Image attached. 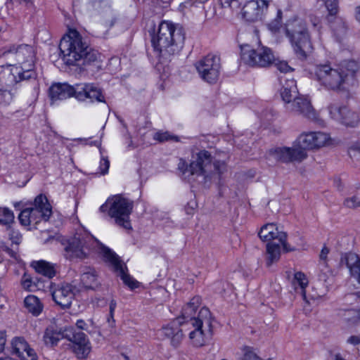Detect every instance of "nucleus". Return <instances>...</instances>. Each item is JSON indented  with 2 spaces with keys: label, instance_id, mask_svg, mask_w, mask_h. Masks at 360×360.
Masks as SVG:
<instances>
[{
  "label": "nucleus",
  "instance_id": "1",
  "mask_svg": "<svg viewBox=\"0 0 360 360\" xmlns=\"http://www.w3.org/2000/svg\"><path fill=\"white\" fill-rule=\"evenodd\" d=\"M94 250L98 251L105 262L108 263L130 288L138 286V283L125 272V264L119 256L109 248L103 245L89 233L80 231L70 239L64 247V255L67 259H84Z\"/></svg>",
  "mask_w": 360,
  "mask_h": 360
},
{
  "label": "nucleus",
  "instance_id": "2",
  "mask_svg": "<svg viewBox=\"0 0 360 360\" xmlns=\"http://www.w3.org/2000/svg\"><path fill=\"white\" fill-rule=\"evenodd\" d=\"M330 140L329 135L322 131L304 132L297 137L292 147L273 148L269 151V155L282 162H300L307 158V150L324 147Z\"/></svg>",
  "mask_w": 360,
  "mask_h": 360
},
{
  "label": "nucleus",
  "instance_id": "3",
  "mask_svg": "<svg viewBox=\"0 0 360 360\" xmlns=\"http://www.w3.org/2000/svg\"><path fill=\"white\" fill-rule=\"evenodd\" d=\"M185 40L183 27L169 20H162L151 34V44L158 56L164 59L179 54Z\"/></svg>",
  "mask_w": 360,
  "mask_h": 360
},
{
  "label": "nucleus",
  "instance_id": "4",
  "mask_svg": "<svg viewBox=\"0 0 360 360\" xmlns=\"http://www.w3.org/2000/svg\"><path fill=\"white\" fill-rule=\"evenodd\" d=\"M358 70V64L349 60L335 68L329 64L317 65L314 69V75L326 89L337 91L344 89L346 84L352 82Z\"/></svg>",
  "mask_w": 360,
  "mask_h": 360
},
{
  "label": "nucleus",
  "instance_id": "5",
  "mask_svg": "<svg viewBox=\"0 0 360 360\" xmlns=\"http://www.w3.org/2000/svg\"><path fill=\"white\" fill-rule=\"evenodd\" d=\"M86 49L87 43L75 30H70L61 39L59 44L61 58L69 66L79 65Z\"/></svg>",
  "mask_w": 360,
  "mask_h": 360
},
{
  "label": "nucleus",
  "instance_id": "6",
  "mask_svg": "<svg viewBox=\"0 0 360 360\" xmlns=\"http://www.w3.org/2000/svg\"><path fill=\"white\" fill-rule=\"evenodd\" d=\"M133 207V201L121 195H115L100 207V211L108 212V216L115 220L117 226L129 230L131 229L129 216Z\"/></svg>",
  "mask_w": 360,
  "mask_h": 360
},
{
  "label": "nucleus",
  "instance_id": "7",
  "mask_svg": "<svg viewBox=\"0 0 360 360\" xmlns=\"http://www.w3.org/2000/svg\"><path fill=\"white\" fill-rule=\"evenodd\" d=\"M286 35L296 56L300 60L307 59L312 52L313 46L305 25L301 22H295L291 27L286 28Z\"/></svg>",
  "mask_w": 360,
  "mask_h": 360
},
{
  "label": "nucleus",
  "instance_id": "8",
  "mask_svg": "<svg viewBox=\"0 0 360 360\" xmlns=\"http://www.w3.org/2000/svg\"><path fill=\"white\" fill-rule=\"evenodd\" d=\"M212 317L208 308L202 307L198 312L197 320L191 325L194 330L189 333V338L195 347L203 346L212 335Z\"/></svg>",
  "mask_w": 360,
  "mask_h": 360
},
{
  "label": "nucleus",
  "instance_id": "9",
  "mask_svg": "<svg viewBox=\"0 0 360 360\" xmlns=\"http://www.w3.org/2000/svg\"><path fill=\"white\" fill-rule=\"evenodd\" d=\"M241 61L250 67L266 68L273 64L276 59L271 49L260 46L255 50L248 44L240 46Z\"/></svg>",
  "mask_w": 360,
  "mask_h": 360
},
{
  "label": "nucleus",
  "instance_id": "10",
  "mask_svg": "<svg viewBox=\"0 0 360 360\" xmlns=\"http://www.w3.org/2000/svg\"><path fill=\"white\" fill-rule=\"evenodd\" d=\"M211 155L207 150H200L193 156V160L188 165L183 159L179 160L178 169L181 172L185 178L196 175L209 176L207 167L210 165Z\"/></svg>",
  "mask_w": 360,
  "mask_h": 360
},
{
  "label": "nucleus",
  "instance_id": "11",
  "mask_svg": "<svg viewBox=\"0 0 360 360\" xmlns=\"http://www.w3.org/2000/svg\"><path fill=\"white\" fill-rule=\"evenodd\" d=\"M200 78L209 83L214 84L219 79L221 63L220 58L214 54H207L195 64Z\"/></svg>",
  "mask_w": 360,
  "mask_h": 360
},
{
  "label": "nucleus",
  "instance_id": "12",
  "mask_svg": "<svg viewBox=\"0 0 360 360\" xmlns=\"http://www.w3.org/2000/svg\"><path fill=\"white\" fill-rule=\"evenodd\" d=\"M37 74L32 70H23L16 65L0 67V82L7 86H11L21 81L35 79Z\"/></svg>",
  "mask_w": 360,
  "mask_h": 360
},
{
  "label": "nucleus",
  "instance_id": "13",
  "mask_svg": "<svg viewBox=\"0 0 360 360\" xmlns=\"http://www.w3.org/2000/svg\"><path fill=\"white\" fill-rule=\"evenodd\" d=\"M285 110L292 115H302L315 122H319L318 112L311 105V101L304 95H300L290 103L286 105Z\"/></svg>",
  "mask_w": 360,
  "mask_h": 360
},
{
  "label": "nucleus",
  "instance_id": "14",
  "mask_svg": "<svg viewBox=\"0 0 360 360\" xmlns=\"http://www.w3.org/2000/svg\"><path fill=\"white\" fill-rule=\"evenodd\" d=\"M14 53L15 59L21 63L18 67L23 70L34 71L35 51L33 46L28 44L13 45L5 50L4 54Z\"/></svg>",
  "mask_w": 360,
  "mask_h": 360
},
{
  "label": "nucleus",
  "instance_id": "15",
  "mask_svg": "<svg viewBox=\"0 0 360 360\" xmlns=\"http://www.w3.org/2000/svg\"><path fill=\"white\" fill-rule=\"evenodd\" d=\"M65 339L72 343V350L79 359H86L91 352V347L86 335L82 332H75L72 327L66 329Z\"/></svg>",
  "mask_w": 360,
  "mask_h": 360
},
{
  "label": "nucleus",
  "instance_id": "16",
  "mask_svg": "<svg viewBox=\"0 0 360 360\" xmlns=\"http://www.w3.org/2000/svg\"><path fill=\"white\" fill-rule=\"evenodd\" d=\"M28 210L30 211L32 222L34 224L42 220L47 221L52 214V207L46 197L42 194L35 198L32 206L28 207Z\"/></svg>",
  "mask_w": 360,
  "mask_h": 360
},
{
  "label": "nucleus",
  "instance_id": "17",
  "mask_svg": "<svg viewBox=\"0 0 360 360\" xmlns=\"http://www.w3.org/2000/svg\"><path fill=\"white\" fill-rule=\"evenodd\" d=\"M75 291V286L68 283H63L52 289L51 295L56 304L63 309H66L71 306Z\"/></svg>",
  "mask_w": 360,
  "mask_h": 360
},
{
  "label": "nucleus",
  "instance_id": "18",
  "mask_svg": "<svg viewBox=\"0 0 360 360\" xmlns=\"http://www.w3.org/2000/svg\"><path fill=\"white\" fill-rule=\"evenodd\" d=\"M259 236L263 241H271L274 239H278L282 245L283 250L286 252L295 250V248L290 247L287 243V233L283 231H279L278 227L274 223L264 225L259 232Z\"/></svg>",
  "mask_w": 360,
  "mask_h": 360
},
{
  "label": "nucleus",
  "instance_id": "19",
  "mask_svg": "<svg viewBox=\"0 0 360 360\" xmlns=\"http://www.w3.org/2000/svg\"><path fill=\"white\" fill-rule=\"evenodd\" d=\"M269 1L266 0H252L247 2L243 8V16L249 22L262 20L268 8Z\"/></svg>",
  "mask_w": 360,
  "mask_h": 360
},
{
  "label": "nucleus",
  "instance_id": "20",
  "mask_svg": "<svg viewBox=\"0 0 360 360\" xmlns=\"http://www.w3.org/2000/svg\"><path fill=\"white\" fill-rule=\"evenodd\" d=\"M77 90L78 101H84L88 98L91 102H105L101 89L94 84H77Z\"/></svg>",
  "mask_w": 360,
  "mask_h": 360
},
{
  "label": "nucleus",
  "instance_id": "21",
  "mask_svg": "<svg viewBox=\"0 0 360 360\" xmlns=\"http://www.w3.org/2000/svg\"><path fill=\"white\" fill-rule=\"evenodd\" d=\"M12 353L22 360H37L35 351L22 337H15L11 341Z\"/></svg>",
  "mask_w": 360,
  "mask_h": 360
},
{
  "label": "nucleus",
  "instance_id": "22",
  "mask_svg": "<svg viewBox=\"0 0 360 360\" xmlns=\"http://www.w3.org/2000/svg\"><path fill=\"white\" fill-rule=\"evenodd\" d=\"M77 84L75 86L69 85L67 83L53 84L49 88V96L52 101L65 100L72 96L76 98Z\"/></svg>",
  "mask_w": 360,
  "mask_h": 360
},
{
  "label": "nucleus",
  "instance_id": "23",
  "mask_svg": "<svg viewBox=\"0 0 360 360\" xmlns=\"http://www.w3.org/2000/svg\"><path fill=\"white\" fill-rule=\"evenodd\" d=\"M342 263H345L349 270L350 275L355 278L360 284V257L354 252H347L342 256L341 259ZM357 297L360 298V292H356Z\"/></svg>",
  "mask_w": 360,
  "mask_h": 360
},
{
  "label": "nucleus",
  "instance_id": "24",
  "mask_svg": "<svg viewBox=\"0 0 360 360\" xmlns=\"http://www.w3.org/2000/svg\"><path fill=\"white\" fill-rule=\"evenodd\" d=\"M181 323L180 321L174 320L163 326L161 329L163 335L170 338L171 343L174 347H177L183 338L182 330L179 328Z\"/></svg>",
  "mask_w": 360,
  "mask_h": 360
},
{
  "label": "nucleus",
  "instance_id": "25",
  "mask_svg": "<svg viewBox=\"0 0 360 360\" xmlns=\"http://www.w3.org/2000/svg\"><path fill=\"white\" fill-rule=\"evenodd\" d=\"M326 20L338 40L340 39L346 34L347 30L346 20L337 14H330L326 15Z\"/></svg>",
  "mask_w": 360,
  "mask_h": 360
},
{
  "label": "nucleus",
  "instance_id": "26",
  "mask_svg": "<svg viewBox=\"0 0 360 360\" xmlns=\"http://www.w3.org/2000/svg\"><path fill=\"white\" fill-rule=\"evenodd\" d=\"M299 94L296 81L294 79H286L281 89V96L284 103V108L297 98Z\"/></svg>",
  "mask_w": 360,
  "mask_h": 360
},
{
  "label": "nucleus",
  "instance_id": "27",
  "mask_svg": "<svg viewBox=\"0 0 360 360\" xmlns=\"http://www.w3.org/2000/svg\"><path fill=\"white\" fill-rule=\"evenodd\" d=\"M67 328H65L64 330H62L61 328H58L53 324L49 326L46 328L43 336L44 344L47 346L57 345L60 340L65 338Z\"/></svg>",
  "mask_w": 360,
  "mask_h": 360
},
{
  "label": "nucleus",
  "instance_id": "28",
  "mask_svg": "<svg viewBox=\"0 0 360 360\" xmlns=\"http://www.w3.org/2000/svg\"><path fill=\"white\" fill-rule=\"evenodd\" d=\"M200 302L201 298L199 296H195L182 308L181 316L185 321H189L191 324L193 320H197L194 314Z\"/></svg>",
  "mask_w": 360,
  "mask_h": 360
},
{
  "label": "nucleus",
  "instance_id": "29",
  "mask_svg": "<svg viewBox=\"0 0 360 360\" xmlns=\"http://www.w3.org/2000/svg\"><path fill=\"white\" fill-rule=\"evenodd\" d=\"M281 257V245L276 243H268L266 247V264L271 266L277 262Z\"/></svg>",
  "mask_w": 360,
  "mask_h": 360
},
{
  "label": "nucleus",
  "instance_id": "30",
  "mask_svg": "<svg viewBox=\"0 0 360 360\" xmlns=\"http://www.w3.org/2000/svg\"><path fill=\"white\" fill-rule=\"evenodd\" d=\"M210 165L212 166L207 167L209 176H202L205 180V182L207 181H211L216 174H217V179H220L221 175L226 171V164L224 161L216 160L212 162V159L211 158Z\"/></svg>",
  "mask_w": 360,
  "mask_h": 360
},
{
  "label": "nucleus",
  "instance_id": "31",
  "mask_svg": "<svg viewBox=\"0 0 360 360\" xmlns=\"http://www.w3.org/2000/svg\"><path fill=\"white\" fill-rule=\"evenodd\" d=\"M24 304L27 311L34 316L39 315L43 309V304L35 295H30L27 296L25 298Z\"/></svg>",
  "mask_w": 360,
  "mask_h": 360
},
{
  "label": "nucleus",
  "instance_id": "32",
  "mask_svg": "<svg viewBox=\"0 0 360 360\" xmlns=\"http://www.w3.org/2000/svg\"><path fill=\"white\" fill-rule=\"evenodd\" d=\"M33 266L38 273L49 278H53L56 274V265L44 260L36 262Z\"/></svg>",
  "mask_w": 360,
  "mask_h": 360
},
{
  "label": "nucleus",
  "instance_id": "33",
  "mask_svg": "<svg viewBox=\"0 0 360 360\" xmlns=\"http://www.w3.org/2000/svg\"><path fill=\"white\" fill-rule=\"evenodd\" d=\"M348 110L349 109L346 106L342 105L337 103H330L328 106V110L330 117L333 120L340 122L342 120L343 115H345V113H347Z\"/></svg>",
  "mask_w": 360,
  "mask_h": 360
},
{
  "label": "nucleus",
  "instance_id": "34",
  "mask_svg": "<svg viewBox=\"0 0 360 360\" xmlns=\"http://www.w3.org/2000/svg\"><path fill=\"white\" fill-rule=\"evenodd\" d=\"M93 5L96 9H98L99 8H105V13L106 14H108L109 19L105 20L104 22L106 26H113L116 21V18H115L112 11L111 10L110 6L108 5V3L105 1L95 0L93 2Z\"/></svg>",
  "mask_w": 360,
  "mask_h": 360
},
{
  "label": "nucleus",
  "instance_id": "35",
  "mask_svg": "<svg viewBox=\"0 0 360 360\" xmlns=\"http://www.w3.org/2000/svg\"><path fill=\"white\" fill-rule=\"evenodd\" d=\"M81 281L86 288H93L97 283V274L94 269H89L81 276Z\"/></svg>",
  "mask_w": 360,
  "mask_h": 360
},
{
  "label": "nucleus",
  "instance_id": "36",
  "mask_svg": "<svg viewBox=\"0 0 360 360\" xmlns=\"http://www.w3.org/2000/svg\"><path fill=\"white\" fill-rule=\"evenodd\" d=\"M343 205L347 208L360 207V188L347 197L344 200Z\"/></svg>",
  "mask_w": 360,
  "mask_h": 360
},
{
  "label": "nucleus",
  "instance_id": "37",
  "mask_svg": "<svg viewBox=\"0 0 360 360\" xmlns=\"http://www.w3.org/2000/svg\"><path fill=\"white\" fill-rule=\"evenodd\" d=\"M83 53L82 58H81V61L83 65L91 64V63L96 61L100 57L98 52L92 49L88 44L87 49H86Z\"/></svg>",
  "mask_w": 360,
  "mask_h": 360
},
{
  "label": "nucleus",
  "instance_id": "38",
  "mask_svg": "<svg viewBox=\"0 0 360 360\" xmlns=\"http://www.w3.org/2000/svg\"><path fill=\"white\" fill-rule=\"evenodd\" d=\"M342 316L343 320L349 324H354L360 320V309H347L342 311Z\"/></svg>",
  "mask_w": 360,
  "mask_h": 360
},
{
  "label": "nucleus",
  "instance_id": "39",
  "mask_svg": "<svg viewBox=\"0 0 360 360\" xmlns=\"http://www.w3.org/2000/svg\"><path fill=\"white\" fill-rule=\"evenodd\" d=\"M14 221L13 212L6 207H0V224L10 225Z\"/></svg>",
  "mask_w": 360,
  "mask_h": 360
},
{
  "label": "nucleus",
  "instance_id": "40",
  "mask_svg": "<svg viewBox=\"0 0 360 360\" xmlns=\"http://www.w3.org/2000/svg\"><path fill=\"white\" fill-rule=\"evenodd\" d=\"M359 122V117L356 113L347 110V113L343 115L341 123L349 127H354Z\"/></svg>",
  "mask_w": 360,
  "mask_h": 360
},
{
  "label": "nucleus",
  "instance_id": "41",
  "mask_svg": "<svg viewBox=\"0 0 360 360\" xmlns=\"http://www.w3.org/2000/svg\"><path fill=\"white\" fill-rule=\"evenodd\" d=\"M299 285L303 295L304 299L306 298L304 289L308 285V281L305 275L302 272H297L294 276V285Z\"/></svg>",
  "mask_w": 360,
  "mask_h": 360
},
{
  "label": "nucleus",
  "instance_id": "42",
  "mask_svg": "<svg viewBox=\"0 0 360 360\" xmlns=\"http://www.w3.org/2000/svg\"><path fill=\"white\" fill-rule=\"evenodd\" d=\"M153 138L160 142H164L167 141H174L177 142L179 139L177 136L169 134L167 131H158L155 133Z\"/></svg>",
  "mask_w": 360,
  "mask_h": 360
},
{
  "label": "nucleus",
  "instance_id": "43",
  "mask_svg": "<svg viewBox=\"0 0 360 360\" xmlns=\"http://www.w3.org/2000/svg\"><path fill=\"white\" fill-rule=\"evenodd\" d=\"M327 11L328 15L330 14H338V0H321Z\"/></svg>",
  "mask_w": 360,
  "mask_h": 360
},
{
  "label": "nucleus",
  "instance_id": "44",
  "mask_svg": "<svg viewBox=\"0 0 360 360\" xmlns=\"http://www.w3.org/2000/svg\"><path fill=\"white\" fill-rule=\"evenodd\" d=\"M13 94L10 90L3 89L0 88V103L3 105H8L11 103Z\"/></svg>",
  "mask_w": 360,
  "mask_h": 360
},
{
  "label": "nucleus",
  "instance_id": "45",
  "mask_svg": "<svg viewBox=\"0 0 360 360\" xmlns=\"http://www.w3.org/2000/svg\"><path fill=\"white\" fill-rule=\"evenodd\" d=\"M31 218L30 211H29L28 207L21 211L18 216V219L23 226H29L32 223Z\"/></svg>",
  "mask_w": 360,
  "mask_h": 360
},
{
  "label": "nucleus",
  "instance_id": "46",
  "mask_svg": "<svg viewBox=\"0 0 360 360\" xmlns=\"http://www.w3.org/2000/svg\"><path fill=\"white\" fill-rule=\"evenodd\" d=\"M282 11L280 9L277 10L276 18L269 24V29L273 32H276L279 30L281 25Z\"/></svg>",
  "mask_w": 360,
  "mask_h": 360
},
{
  "label": "nucleus",
  "instance_id": "47",
  "mask_svg": "<svg viewBox=\"0 0 360 360\" xmlns=\"http://www.w3.org/2000/svg\"><path fill=\"white\" fill-rule=\"evenodd\" d=\"M351 158L360 160V143L353 144L348 150Z\"/></svg>",
  "mask_w": 360,
  "mask_h": 360
},
{
  "label": "nucleus",
  "instance_id": "48",
  "mask_svg": "<svg viewBox=\"0 0 360 360\" xmlns=\"http://www.w3.org/2000/svg\"><path fill=\"white\" fill-rule=\"evenodd\" d=\"M275 66L278 70L283 73H287L294 70V69L291 68L286 61H278L275 63Z\"/></svg>",
  "mask_w": 360,
  "mask_h": 360
},
{
  "label": "nucleus",
  "instance_id": "49",
  "mask_svg": "<svg viewBox=\"0 0 360 360\" xmlns=\"http://www.w3.org/2000/svg\"><path fill=\"white\" fill-rule=\"evenodd\" d=\"M110 167V161L107 158H102L100 162L99 170L100 174L105 175L108 172Z\"/></svg>",
  "mask_w": 360,
  "mask_h": 360
},
{
  "label": "nucleus",
  "instance_id": "50",
  "mask_svg": "<svg viewBox=\"0 0 360 360\" xmlns=\"http://www.w3.org/2000/svg\"><path fill=\"white\" fill-rule=\"evenodd\" d=\"M329 252L330 250L327 247H323L319 255V262L321 265H323L324 266H327V257Z\"/></svg>",
  "mask_w": 360,
  "mask_h": 360
},
{
  "label": "nucleus",
  "instance_id": "51",
  "mask_svg": "<svg viewBox=\"0 0 360 360\" xmlns=\"http://www.w3.org/2000/svg\"><path fill=\"white\" fill-rule=\"evenodd\" d=\"M220 1L223 7L238 8L240 6L238 0H220Z\"/></svg>",
  "mask_w": 360,
  "mask_h": 360
},
{
  "label": "nucleus",
  "instance_id": "52",
  "mask_svg": "<svg viewBox=\"0 0 360 360\" xmlns=\"http://www.w3.org/2000/svg\"><path fill=\"white\" fill-rule=\"evenodd\" d=\"M76 326L77 328L83 330L88 331L89 333H91V331L88 330V324L83 319H79L76 322Z\"/></svg>",
  "mask_w": 360,
  "mask_h": 360
},
{
  "label": "nucleus",
  "instance_id": "53",
  "mask_svg": "<svg viewBox=\"0 0 360 360\" xmlns=\"http://www.w3.org/2000/svg\"><path fill=\"white\" fill-rule=\"evenodd\" d=\"M347 342L352 345H360V335H352L350 336Z\"/></svg>",
  "mask_w": 360,
  "mask_h": 360
},
{
  "label": "nucleus",
  "instance_id": "54",
  "mask_svg": "<svg viewBox=\"0 0 360 360\" xmlns=\"http://www.w3.org/2000/svg\"><path fill=\"white\" fill-rule=\"evenodd\" d=\"M22 285L24 289L27 290H32V281L29 278H26L25 276H24L22 281Z\"/></svg>",
  "mask_w": 360,
  "mask_h": 360
},
{
  "label": "nucleus",
  "instance_id": "55",
  "mask_svg": "<svg viewBox=\"0 0 360 360\" xmlns=\"http://www.w3.org/2000/svg\"><path fill=\"white\" fill-rule=\"evenodd\" d=\"M10 238L13 243L19 244L20 243L21 236L18 232L12 231V233H10Z\"/></svg>",
  "mask_w": 360,
  "mask_h": 360
},
{
  "label": "nucleus",
  "instance_id": "56",
  "mask_svg": "<svg viewBox=\"0 0 360 360\" xmlns=\"http://www.w3.org/2000/svg\"><path fill=\"white\" fill-rule=\"evenodd\" d=\"M6 334L3 331H0V352H3L6 345Z\"/></svg>",
  "mask_w": 360,
  "mask_h": 360
},
{
  "label": "nucleus",
  "instance_id": "57",
  "mask_svg": "<svg viewBox=\"0 0 360 360\" xmlns=\"http://www.w3.org/2000/svg\"><path fill=\"white\" fill-rule=\"evenodd\" d=\"M117 307V302L115 300H112L110 302V306H109V312H110V317L112 319L113 316H114V312H115V308Z\"/></svg>",
  "mask_w": 360,
  "mask_h": 360
},
{
  "label": "nucleus",
  "instance_id": "58",
  "mask_svg": "<svg viewBox=\"0 0 360 360\" xmlns=\"http://www.w3.org/2000/svg\"><path fill=\"white\" fill-rule=\"evenodd\" d=\"M356 18L360 22V6L356 8Z\"/></svg>",
  "mask_w": 360,
  "mask_h": 360
},
{
  "label": "nucleus",
  "instance_id": "59",
  "mask_svg": "<svg viewBox=\"0 0 360 360\" xmlns=\"http://www.w3.org/2000/svg\"><path fill=\"white\" fill-rule=\"evenodd\" d=\"M89 145L92 146H101V141H91V143H89Z\"/></svg>",
  "mask_w": 360,
  "mask_h": 360
},
{
  "label": "nucleus",
  "instance_id": "60",
  "mask_svg": "<svg viewBox=\"0 0 360 360\" xmlns=\"http://www.w3.org/2000/svg\"><path fill=\"white\" fill-rule=\"evenodd\" d=\"M108 321L110 324L111 326H113L112 323L115 322V320L113 318L112 319L110 315H109V317L108 318Z\"/></svg>",
  "mask_w": 360,
  "mask_h": 360
},
{
  "label": "nucleus",
  "instance_id": "61",
  "mask_svg": "<svg viewBox=\"0 0 360 360\" xmlns=\"http://www.w3.org/2000/svg\"><path fill=\"white\" fill-rule=\"evenodd\" d=\"M88 321L89 322L90 325L94 328H96V325H95V323L94 321H93L92 319H90L88 320Z\"/></svg>",
  "mask_w": 360,
  "mask_h": 360
},
{
  "label": "nucleus",
  "instance_id": "62",
  "mask_svg": "<svg viewBox=\"0 0 360 360\" xmlns=\"http://www.w3.org/2000/svg\"><path fill=\"white\" fill-rule=\"evenodd\" d=\"M208 0H195V2H198L200 4H204L205 2L207 1Z\"/></svg>",
  "mask_w": 360,
  "mask_h": 360
},
{
  "label": "nucleus",
  "instance_id": "63",
  "mask_svg": "<svg viewBox=\"0 0 360 360\" xmlns=\"http://www.w3.org/2000/svg\"><path fill=\"white\" fill-rule=\"evenodd\" d=\"M0 360H10L7 358H3V357H0Z\"/></svg>",
  "mask_w": 360,
  "mask_h": 360
},
{
  "label": "nucleus",
  "instance_id": "64",
  "mask_svg": "<svg viewBox=\"0 0 360 360\" xmlns=\"http://www.w3.org/2000/svg\"><path fill=\"white\" fill-rule=\"evenodd\" d=\"M221 360H227V359H221Z\"/></svg>",
  "mask_w": 360,
  "mask_h": 360
}]
</instances>
